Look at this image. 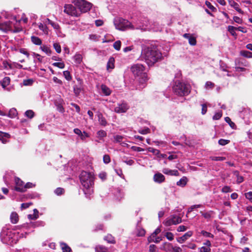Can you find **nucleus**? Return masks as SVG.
Segmentation results:
<instances>
[{"mask_svg":"<svg viewBox=\"0 0 252 252\" xmlns=\"http://www.w3.org/2000/svg\"><path fill=\"white\" fill-rule=\"evenodd\" d=\"M161 52L157 47L152 45H143L139 60L144 61L149 66H153L155 63L162 59Z\"/></svg>","mask_w":252,"mask_h":252,"instance_id":"f257e3e1","label":"nucleus"},{"mask_svg":"<svg viewBox=\"0 0 252 252\" xmlns=\"http://www.w3.org/2000/svg\"><path fill=\"white\" fill-rule=\"evenodd\" d=\"M80 180L83 187L84 192L87 198L94 192V176L91 172L83 171L80 175Z\"/></svg>","mask_w":252,"mask_h":252,"instance_id":"f03ea898","label":"nucleus"},{"mask_svg":"<svg viewBox=\"0 0 252 252\" xmlns=\"http://www.w3.org/2000/svg\"><path fill=\"white\" fill-rule=\"evenodd\" d=\"M172 89L175 94L180 96H184L189 95L190 93L191 86L188 83L177 81L174 82Z\"/></svg>","mask_w":252,"mask_h":252,"instance_id":"7ed1b4c3","label":"nucleus"},{"mask_svg":"<svg viewBox=\"0 0 252 252\" xmlns=\"http://www.w3.org/2000/svg\"><path fill=\"white\" fill-rule=\"evenodd\" d=\"M114 24L116 28L118 30L124 31L129 28L134 29H147L148 28H144V25L137 26L134 27L128 20L116 17L114 19Z\"/></svg>","mask_w":252,"mask_h":252,"instance_id":"20e7f679","label":"nucleus"},{"mask_svg":"<svg viewBox=\"0 0 252 252\" xmlns=\"http://www.w3.org/2000/svg\"><path fill=\"white\" fill-rule=\"evenodd\" d=\"M144 66L141 64H135L131 67V71L135 76L142 77L141 79L139 80L142 85V87H139L140 88L145 87V83L148 80L147 75L144 73Z\"/></svg>","mask_w":252,"mask_h":252,"instance_id":"39448f33","label":"nucleus"},{"mask_svg":"<svg viewBox=\"0 0 252 252\" xmlns=\"http://www.w3.org/2000/svg\"><path fill=\"white\" fill-rule=\"evenodd\" d=\"M72 2L81 12H87L90 10L92 4L85 0H72Z\"/></svg>","mask_w":252,"mask_h":252,"instance_id":"423d86ee","label":"nucleus"},{"mask_svg":"<svg viewBox=\"0 0 252 252\" xmlns=\"http://www.w3.org/2000/svg\"><path fill=\"white\" fill-rule=\"evenodd\" d=\"M63 11L67 15L71 16L78 17L80 15V13L76 7L71 4H65Z\"/></svg>","mask_w":252,"mask_h":252,"instance_id":"0eeeda50","label":"nucleus"},{"mask_svg":"<svg viewBox=\"0 0 252 252\" xmlns=\"http://www.w3.org/2000/svg\"><path fill=\"white\" fill-rule=\"evenodd\" d=\"M129 108L127 103L125 101H122L117 103L115 107L114 111L117 113H125Z\"/></svg>","mask_w":252,"mask_h":252,"instance_id":"6e6552de","label":"nucleus"},{"mask_svg":"<svg viewBox=\"0 0 252 252\" xmlns=\"http://www.w3.org/2000/svg\"><path fill=\"white\" fill-rule=\"evenodd\" d=\"M19 235H20L19 232L5 227L2 228L0 233V236H15Z\"/></svg>","mask_w":252,"mask_h":252,"instance_id":"1a4fd4ad","label":"nucleus"},{"mask_svg":"<svg viewBox=\"0 0 252 252\" xmlns=\"http://www.w3.org/2000/svg\"><path fill=\"white\" fill-rule=\"evenodd\" d=\"M15 190L19 192H25V188L24 187L25 184L23 181H22L20 178L15 177Z\"/></svg>","mask_w":252,"mask_h":252,"instance_id":"9d476101","label":"nucleus"},{"mask_svg":"<svg viewBox=\"0 0 252 252\" xmlns=\"http://www.w3.org/2000/svg\"><path fill=\"white\" fill-rule=\"evenodd\" d=\"M18 241L17 237H1V241L6 245L13 246Z\"/></svg>","mask_w":252,"mask_h":252,"instance_id":"9b49d317","label":"nucleus"},{"mask_svg":"<svg viewBox=\"0 0 252 252\" xmlns=\"http://www.w3.org/2000/svg\"><path fill=\"white\" fill-rule=\"evenodd\" d=\"M73 132L76 134L78 135L80 137L81 140L83 141H85L86 139L90 136L89 134L87 132L85 131L82 132L81 130L78 128H74Z\"/></svg>","mask_w":252,"mask_h":252,"instance_id":"f8f14e48","label":"nucleus"},{"mask_svg":"<svg viewBox=\"0 0 252 252\" xmlns=\"http://www.w3.org/2000/svg\"><path fill=\"white\" fill-rule=\"evenodd\" d=\"M182 219L181 217L178 216H173L172 217L167 220L166 223L168 225L172 224H176L181 222Z\"/></svg>","mask_w":252,"mask_h":252,"instance_id":"ddd939ff","label":"nucleus"},{"mask_svg":"<svg viewBox=\"0 0 252 252\" xmlns=\"http://www.w3.org/2000/svg\"><path fill=\"white\" fill-rule=\"evenodd\" d=\"M183 37L189 40V43L190 45L194 46L196 44V40L192 35L189 33H185L183 34Z\"/></svg>","mask_w":252,"mask_h":252,"instance_id":"4468645a","label":"nucleus"},{"mask_svg":"<svg viewBox=\"0 0 252 252\" xmlns=\"http://www.w3.org/2000/svg\"><path fill=\"white\" fill-rule=\"evenodd\" d=\"M229 4L233 8H234L239 13L243 14V11L240 8L239 4L233 0H228Z\"/></svg>","mask_w":252,"mask_h":252,"instance_id":"2eb2a0df","label":"nucleus"},{"mask_svg":"<svg viewBox=\"0 0 252 252\" xmlns=\"http://www.w3.org/2000/svg\"><path fill=\"white\" fill-rule=\"evenodd\" d=\"M165 180L164 176L160 173H156L154 176V180L155 182L161 183Z\"/></svg>","mask_w":252,"mask_h":252,"instance_id":"dca6fc26","label":"nucleus"},{"mask_svg":"<svg viewBox=\"0 0 252 252\" xmlns=\"http://www.w3.org/2000/svg\"><path fill=\"white\" fill-rule=\"evenodd\" d=\"M10 137V135L8 133L0 131V140L2 142V143H7Z\"/></svg>","mask_w":252,"mask_h":252,"instance_id":"f3484780","label":"nucleus"},{"mask_svg":"<svg viewBox=\"0 0 252 252\" xmlns=\"http://www.w3.org/2000/svg\"><path fill=\"white\" fill-rule=\"evenodd\" d=\"M10 79L9 77H5L0 82L2 87L5 90L10 91V89L6 88V87L10 84Z\"/></svg>","mask_w":252,"mask_h":252,"instance_id":"a211bd4d","label":"nucleus"},{"mask_svg":"<svg viewBox=\"0 0 252 252\" xmlns=\"http://www.w3.org/2000/svg\"><path fill=\"white\" fill-rule=\"evenodd\" d=\"M101 90L102 93L106 96H108L111 94V91L109 88L106 86L105 85H101Z\"/></svg>","mask_w":252,"mask_h":252,"instance_id":"6ab92c4d","label":"nucleus"},{"mask_svg":"<svg viewBox=\"0 0 252 252\" xmlns=\"http://www.w3.org/2000/svg\"><path fill=\"white\" fill-rule=\"evenodd\" d=\"M17 114L18 113L16 109L14 108H12L9 110L8 113L6 116L9 118L12 119L16 117Z\"/></svg>","mask_w":252,"mask_h":252,"instance_id":"aec40b11","label":"nucleus"},{"mask_svg":"<svg viewBox=\"0 0 252 252\" xmlns=\"http://www.w3.org/2000/svg\"><path fill=\"white\" fill-rule=\"evenodd\" d=\"M19 220L18 215L16 212H12L10 215V220L12 223H16Z\"/></svg>","mask_w":252,"mask_h":252,"instance_id":"412c9836","label":"nucleus"},{"mask_svg":"<svg viewBox=\"0 0 252 252\" xmlns=\"http://www.w3.org/2000/svg\"><path fill=\"white\" fill-rule=\"evenodd\" d=\"M97 116L100 125H101L102 126H106L107 123L105 118L103 116L102 114L99 113L98 114Z\"/></svg>","mask_w":252,"mask_h":252,"instance_id":"4be33fe9","label":"nucleus"},{"mask_svg":"<svg viewBox=\"0 0 252 252\" xmlns=\"http://www.w3.org/2000/svg\"><path fill=\"white\" fill-rule=\"evenodd\" d=\"M31 41L35 45H41L42 44V40L38 37L35 36H31Z\"/></svg>","mask_w":252,"mask_h":252,"instance_id":"5701e85b","label":"nucleus"},{"mask_svg":"<svg viewBox=\"0 0 252 252\" xmlns=\"http://www.w3.org/2000/svg\"><path fill=\"white\" fill-rule=\"evenodd\" d=\"M38 211L36 209L33 210V214H29L28 215V218L30 220H36L38 218Z\"/></svg>","mask_w":252,"mask_h":252,"instance_id":"b1692460","label":"nucleus"},{"mask_svg":"<svg viewBox=\"0 0 252 252\" xmlns=\"http://www.w3.org/2000/svg\"><path fill=\"white\" fill-rule=\"evenodd\" d=\"M240 54L241 56L247 58H252V53L247 50L241 51Z\"/></svg>","mask_w":252,"mask_h":252,"instance_id":"393cba45","label":"nucleus"},{"mask_svg":"<svg viewBox=\"0 0 252 252\" xmlns=\"http://www.w3.org/2000/svg\"><path fill=\"white\" fill-rule=\"evenodd\" d=\"M108 251L107 248L102 245H97L95 247V252H107Z\"/></svg>","mask_w":252,"mask_h":252,"instance_id":"a878e982","label":"nucleus"},{"mask_svg":"<svg viewBox=\"0 0 252 252\" xmlns=\"http://www.w3.org/2000/svg\"><path fill=\"white\" fill-rule=\"evenodd\" d=\"M40 49L48 56H50L52 54V51L50 48L46 45L41 46Z\"/></svg>","mask_w":252,"mask_h":252,"instance_id":"bb28decb","label":"nucleus"},{"mask_svg":"<svg viewBox=\"0 0 252 252\" xmlns=\"http://www.w3.org/2000/svg\"><path fill=\"white\" fill-rule=\"evenodd\" d=\"M115 59L113 57H111L107 63V69H113L114 68Z\"/></svg>","mask_w":252,"mask_h":252,"instance_id":"cd10ccee","label":"nucleus"},{"mask_svg":"<svg viewBox=\"0 0 252 252\" xmlns=\"http://www.w3.org/2000/svg\"><path fill=\"white\" fill-rule=\"evenodd\" d=\"M187 178L186 177H183L177 182V185L181 187H184L187 184Z\"/></svg>","mask_w":252,"mask_h":252,"instance_id":"c85d7f7f","label":"nucleus"},{"mask_svg":"<svg viewBox=\"0 0 252 252\" xmlns=\"http://www.w3.org/2000/svg\"><path fill=\"white\" fill-rule=\"evenodd\" d=\"M7 30L13 33H17L22 31V28L19 27H15L14 29H12V26L9 24L7 25Z\"/></svg>","mask_w":252,"mask_h":252,"instance_id":"c756f323","label":"nucleus"},{"mask_svg":"<svg viewBox=\"0 0 252 252\" xmlns=\"http://www.w3.org/2000/svg\"><path fill=\"white\" fill-rule=\"evenodd\" d=\"M39 29L42 31L45 34H48V28L45 24H43L41 23L39 24L38 25Z\"/></svg>","mask_w":252,"mask_h":252,"instance_id":"7c9ffc66","label":"nucleus"},{"mask_svg":"<svg viewBox=\"0 0 252 252\" xmlns=\"http://www.w3.org/2000/svg\"><path fill=\"white\" fill-rule=\"evenodd\" d=\"M107 133L103 130H100L97 132V137L100 139H102L103 137H106Z\"/></svg>","mask_w":252,"mask_h":252,"instance_id":"2f4dec72","label":"nucleus"},{"mask_svg":"<svg viewBox=\"0 0 252 252\" xmlns=\"http://www.w3.org/2000/svg\"><path fill=\"white\" fill-rule=\"evenodd\" d=\"M74 61L76 64H80L82 61V57L80 54L75 55L74 57Z\"/></svg>","mask_w":252,"mask_h":252,"instance_id":"473e14b6","label":"nucleus"},{"mask_svg":"<svg viewBox=\"0 0 252 252\" xmlns=\"http://www.w3.org/2000/svg\"><path fill=\"white\" fill-rule=\"evenodd\" d=\"M25 116L30 119H32L34 116V113L32 110H28L25 112Z\"/></svg>","mask_w":252,"mask_h":252,"instance_id":"72a5a7b5","label":"nucleus"},{"mask_svg":"<svg viewBox=\"0 0 252 252\" xmlns=\"http://www.w3.org/2000/svg\"><path fill=\"white\" fill-rule=\"evenodd\" d=\"M225 121L226 123H227L233 129H235L236 128L235 124L232 122L229 117H226L225 118Z\"/></svg>","mask_w":252,"mask_h":252,"instance_id":"f704fd0d","label":"nucleus"},{"mask_svg":"<svg viewBox=\"0 0 252 252\" xmlns=\"http://www.w3.org/2000/svg\"><path fill=\"white\" fill-rule=\"evenodd\" d=\"M63 252H71V250L66 244L62 243L61 244Z\"/></svg>","mask_w":252,"mask_h":252,"instance_id":"c9c22d12","label":"nucleus"},{"mask_svg":"<svg viewBox=\"0 0 252 252\" xmlns=\"http://www.w3.org/2000/svg\"><path fill=\"white\" fill-rule=\"evenodd\" d=\"M33 83V80L32 79H28L24 80L23 81V85L27 86H32Z\"/></svg>","mask_w":252,"mask_h":252,"instance_id":"e433bc0d","label":"nucleus"},{"mask_svg":"<svg viewBox=\"0 0 252 252\" xmlns=\"http://www.w3.org/2000/svg\"><path fill=\"white\" fill-rule=\"evenodd\" d=\"M138 132L141 134L145 135L150 133V129L148 127L140 128L138 129Z\"/></svg>","mask_w":252,"mask_h":252,"instance_id":"4c0bfd02","label":"nucleus"},{"mask_svg":"<svg viewBox=\"0 0 252 252\" xmlns=\"http://www.w3.org/2000/svg\"><path fill=\"white\" fill-rule=\"evenodd\" d=\"M145 230L141 228H138L137 229L136 236H144L145 235Z\"/></svg>","mask_w":252,"mask_h":252,"instance_id":"58836bf2","label":"nucleus"},{"mask_svg":"<svg viewBox=\"0 0 252 252\" xmlns=\"http://www.w3.org/2000/svg\"><path fill=\"white\" fill-rule=\"evenodd\" d=\"M236 28L233 27L232 26H228V31L230 32L232 35L235 36L236 35L235 31L236 30Z\"/></svg>","mask_w":252,"mask_h":252,"instance_id":"ea45409f","label":"nucleus"},{"mask_svg":"<svg viewBox=\"0 0 252 252\" xmlns=\"http://www.w3.org/2000/svg\"><path fill=\"white\" fill-rule=\"evenodd\" d=\"M52 65L54 66L58 67L61 69L64 68L65 64L63 62H56L54 63Z\"/></svg>","mask_w":252,"mask_h":252,"instance_id":"a19ab883","label":"nucleus"},{"mask_svg":"<svg viewBox=\"0 0 252 252\" xmlns=\"http://www.w3.org/2000/svg\"><path fill=\"white\" fill-rule=\"evenodd\" d=\"M210 158L211 160H215V161H223V160H224L226 158L225 157H223L212 156V157H210Z\"/></svg>","mask_w":252,"mask_h":252,"instance_id":"79ce46f5","label":"nucleus"},{"mask_svg":"<svg viewBox=\"0 0 252 252\" xmlns=\"http://www.w3.org/2000/svg\"><path fill=\"white\" fill-rule=\"evenodd\" d=\"M53 47L55 49L56 51L58 53H60L61 52V47L59 43H54L53 44Z\"/></svg>","mask_w":252,"mask_h":252,"instance_id":"37998d69","label":"nucleus"},{"mask_svg":"<svg viewBox=\"0 0 252 252\" xmlns=\"http://www.w3.org/2000/svg\"><path fill=\"white\" fill-rule=\"evenodd\" d=\"M56 106L58 111L61 113H63L64 112V109L61 103H56Z\"/></svg>","mask_w":252,"mask_h":252,"instance_id":"c03bdc74","label":"nucleus"},{"mask_svg":"<svg viewBox=\"0 0 252 252\" xmlns=\"http://www.w3.org/2000/svg\"><path fill=\"white\" fill-rule=\"evenodd\" d=\"M121 46V42L120 40L116 41L113 44L114 48L116 50H120Z\"/></svg>","mask_w":252,"mask_h":252,"instance_id":"a18cd8bd","label":"nucleus"},{"mask_svg":"<svg viewBox=\"0 0 252 252\" xmlns=\"http://www.w3.org/2000/svg\"><path fill=\"white\" fill-rule=\"evenodd\" d=\"M222 117L221 111H219L216 112L213 117V119L214 120H219Z\"/></svg>","mask_w":252,"mask_h":252,"instance_id":"49530a36","label":"nucleus"},{"mask_svg":"<svg viewBox=\"0 0 252 252\" xmlns=\"http://www.w3.org/2000/svg\"><path fill=\"white\" fill-rule=\"evenodd\" d=\"M148 151L149 152L152 153L155 155H158L160 154V151L158 150L154 149L152 147L149 148Z\"/></svg>","mask_w":252,"mask_h":252,"instance_id":"de8ad7c7","label":"nucleus"},{"mask_svg":"<svg viewBox=\"0 0 252 252\" xmlns=\"http://www.w3.org/2000/svg\"><path fill=\"white\" fill-rule=\"evenodd\" d=\"M230 142L229 140L220 139L219 140L218 143L220 145L224 146Z\"/></svg>","mask_w":252,"mask_h":252,"instance_id":"09e8293b","label":"nucleus"},{"mask_svg":"<svg viewBox=\"0 0 252 252\" xmlns=\"http://www.w3.org/2000/svg\"><path fill=\"white\" fill-rule=\"evenodd\" d=\"M123 139V136H122L121 135H117L114 136V142L116 143L121 142L122 141Z\"/></svg>","mask_w":252,"mask_h":252,"instance_id":"8fccbe9b","label":"nucleus"},{"mask_svg":"<svg viewBox=\"0 0 252 252\" xmlns=\"http://www.w3.org/2000/svg\"><path fill=\"white\" fill-rule=\"evenodd\" d=\"M104 240L109 244H115L116 243L114 237H105Z\"/></svg>","mask_w":252,"mask_h":252,"instance_id":"3c124183","label":"nucleus"},{"mask_svg":"<svg viewBox=\"0 0 252 252\" xmlns=\"http://www.w3.org/2000/svg\"><path fill=\"white\" fill-rule=\"evenodd\" d=\"M200 213L202 214V215L204 217V218L206 219L211 218V215L212 214V211H209L206 213H202V212H200Z\"/></svg>","mask_w":252,"mask_h":252,"instance_id":"603ef678","label":"nucleus"},{"mask_svg":"<svg viewBox=\"0 0 252 252\" xmlns=\"http://www.w3.org/2000/svg\"><path fill=\"white\" fill-rule=\"evenodd\" d=\"M228 67L226 65V64L222 62L220 63V68L223 71L228 72L227 68Z\"/></svg>","mask_w":252,"mask_h":252,"instance_id":"864d4df0","label":"nucleus"},{"mask_svg":"<svg viewBox=\"0 0 252 252\" xmlns=\"http://www.w3.org/2000/svg\"><path fill=\"white\" fill-rule=\"evenodd\" d=\"M161 240V237H148V241L149 242L153 241L157 243L160 242Z\"/></svg>","mask_w":252,"mask_h":252,"instance_id":"5fc2aeb1","label":"nucleus"},{"mask_svg":"<svg viewBox=\"0 0 252 252\" xmlns=\"http://www.w3.org/2000/svg\"><path fill=\"white\" fill-rule=\"evenodd\" d=\"M63 74L65 78L67 80L69 81L71 79V76L70 74V72L68 71H64L63 72Z\"/></svg>","mask_w":252,"mask_h":252,"instance_id":"6e6d98bb","label":"nucleus"},{"mask_svg":"<svg viewBox=\"0 0 252 252\" xmlns=\"http://www.w3.org/2000/svg\"><path fill=\"white\" fill-rule=\"evenodd\" d=\"M63 189L61 188H58L56 189L54 191L55 193L58 195H60L62 194L63 193Z\"/></svg>","mask_w":252,"mask_h":252,"instance_id":"4d7b16f0","label":"nucleus"},{"mask_svg":"<svg viewBox=\"0 0 252 252\" xmlns=\"http://www.w3.org/2000/svg\"><path fill=\"white\" fill-rule=\"evenodd\" d=\"M214 84L210 81H207L205 84V88L207 89H212L214 87Z\"/></svg>","mask_w":252,"mask_h":252,"instance_id":"13d9d810","label":"nucleus"},{"mask_svg":"<svg viewBox=\"0 0 252 252\" xmlns=\"http://www.w3.org/2000/svg\"><path fill=\"white\" fill-rule=\"evenodd\" d=\"M245 197L252 203V191H249L245 194Z\"/></svg>","mask_w":252,"mask_h":252,"instance_id":"bf43d9fd","label":"nucleus"},{"mask_svg":"<svg viewBox=\"0 0 252 252\" xmlns=\"http://www.w3.org/2000/svg\"><path fill=\"white\" fill-rule=\"evenodd\" d=\"M205 4L206 6L212 11H215L216 10V8L213 6L210 2L206 1Z\"/></svg>","mask_w":252,"mask_h":252,"instance_id":"052dcab7","label":"nucleus"},{"mask_svg":"<svg viewBox=\"0 0 252 252\" xmlns=\"http://www.w3.org/2000/svg\"><path fill=\"white\" fill-rule=\"evenodd\" d=\"M103 161L105 163H108L110 161V158L108 155H105L103 156Z\"/></svg>","mask_w":252,"mask_h":252,"instance_id":"680f3d73","label":"nucleus"},{"mask_svg":"<svg viewBox=\"0 0 252 252\" xmlns=\"http://www.w3.org/2000/svg\"><path fill=\"white\" fill-rule=\"evenodd\" d=\"M89 38L93 41H98L99 40V36L96 34H90Z\"/></svg>","mask_w":252,"mask_h":252,"instance_id":"e2e57ef3","label":"nucleus"},{"mask_svg":"<svg viewBox=\"0 0 252 252\" xmlns=\"http://www.w3.org/2000/svg\"><path fill=\"white\" fill-rule=\"evenodd\" d=\"M19 52H20L21 53H22V54H24V55H26L28 58H29V56H30V54H29V53L28 52V51H27L25 49H24V48H21V49H20V50H19Z\"/></svg>","mask_w":252,"mask_h":252,"instance_id":"0e129e2a","label":"nucleus"},{"mask_svg":"<svg viewBox=\"0 0 252 252\" xmlns=\"http://www.w3.org/2000/svg\"><path fill=\"white\" fill-rule=\"evenodd\" d=\"M202 106L201 113L202 115H204L206 113L207 111V107L206 104H203Z\"/></svg>","mask_w":252,"mask_h":252,"instance_id":"69168bd1","label":"nucleus"},{"mask_svg":"<svg viewBox=\"0 0 252 252\" xmlns=\"http://www.w3.org/2000/svg\"><path fill=\"white\" fill-rule=\"evenodd\" d=\"M231 191L230 188L228 186H224L221 189L222 192L227 193Z\"/></svg>","mask_w":252,"mask_h":252,"instance_id":"338daca9","label":"nucleus"},{"mask_svg":"<svg viewBox=\"0 0 252 252\" xmlns=\"http://www.w3.org/2000/svg\"><path fill=\"white\" fill-rule=\"evenodd\" d=\"M211 251L210 248L209 247H202L200 248V252H210Z\"/></svg>","mask_w":252,"mask_h":252,"instance_id":"774afa93","label":"nucleus"}]
</instances>
